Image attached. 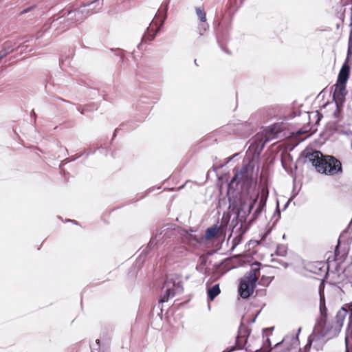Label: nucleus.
Here are the masks:
<instances>
[{"label":"nucleus","instance_id":"f257e3e1","mask_svg":"<svg viewBox=\"0 0 352 352\" xmlns=\"http://www.w3.org/2000/svg\"><path fill=\"white\" fill-rule=\"evenodd\" d=\"M320 317L318 320L315 325L313 333L308 338V343L305 346V350H309L311 347L312 342L320 341L324 344L327 340L337 336L340 332H335L337 329L333 324L327 322V307L324 303V296H322L320 292Z\"/></svg>","mask_w":352,"mask_h":352},{"label":"nucleus","instance_id":"f03ea898","mask_svg":"<svg viewBox=\"0 0 352 352\" xmlns=\"http://www.w3.org/2000/svg\"><path fill=\"white\" fill-rule=\"evenodd\" d=\"M305 157L319 173L334 175L342 172L341 162L332 155H324L320 151H306Z\"/></svg>","mask_w":352,"mask_h":352},{"label":"nucleus","instance_id":"7ed1b4c3","mask_svg":"<svg viewBox=\"0 0 352 352\" xmlns=\"http://www.w3.org/2000/svg\"><path fill=\"white\" fill-rule=\"evenodd\" d=\"M101 6L99 0H95L90 3L82 5L78 9L67 11L66 14H64L58 18L60 23L63 24L62 31L82 23L89 15L99 10Z\"/></svg>","mask_w":352,"mask_h":352},{"label":"nucleus","instance_id":"20e7f679","mask_svg":"<svg viewBox=\"0 0 352 352\" xmlns=\"http://www.w3.org/2000/svg\"><path fill=\"white\" fill-rule=\"evenodd\" d=\"M259 265V263H253L250 270L241 278L239 286V294L241 298H248L253 294L258 280L257 273L260 271Z\"/></svg>","mask_w":352,"mask_h":352},{"label":"nucleus","instance_id":"39448f33","mask_svg":"<svg viewBox=\"0 0 352 352\" xmlns=\"http://www.w3.org/2000/svg\"><path fill=\"white\" fill-rule=\"evenodd\" d=\"M257 199L258 195H256L255 199H253L247 198L243 201H241L239 213L243 217H246L250 214L254 204H256V208L253 214L254 217L256 218L261 214L265 206L266 198L262 197L258 201H257Z\"/></svg>","mask_w":352,"mask_h":352},{"label":"nucleus","instance_id":"423d86ee","mask_svg":"<svg viewBox=\"0 0 352 352\" xmlns=\"http://www.w3.org/2000/svg\"><path fill=\"white\" fill-rule=\"evenodd\" d=\"M254 173V165L251 163L243 165L240 170L236 171L229 184V188H233L234 184H247L251 182Z\"/></svg>","mask_w":352,"mask_h":352},{"label":"nucleus","instance_id":"0eeeda50","mask_svg":"<svg viewBox=\"0 0 352 352\" xmlns=\"http://www.w3.org/2000/svg\"><path fill=\"white\" fill-rule=\"evenodd\" d=\"M175 226L166 224L157 230L155 236L151 239L148 248H154L158 245L162 244L166 240L170 239L174 235Z\"/></svg>","mask_w":352,"mask_h":352},{"label":"nucleus","instance_id":"6e6552de","mask_svg":"<svg viewBox=\"0 0 352 352\" xmlns=\"http://www.w3.org/2000/svg\"><path fill=\"white\" fill-rule=\"evenodd\" d=\"M301 331L299 328L296 336H287L283 340L274 345L272 349V351L274 352H285L289 351L292 349L297 347L299 344L298 335Z\"/></svg>","mask_w":352,"mask_h":352},{"label":"nucleus","instance_id":"1a4fd4ad","mask_svg":"<svg viewBox=\"0 0 352 352\" xmlns=\"http://www.w3.org/2000/svg\"><path fill=\"white\" fill-rule=\"evenodd\" d=\"M163 295L160 299V302H167L169 298H173L177 294L183 292V286L180 283H175L170 280H167L163 286Z\"/></svg>","mask_w":352,"mask_h":352},{"label":"nucleus","instance_id":"9d476101","mask_svg":"<svg viewBox=\"0 0 352 352\" xmlns=\"http://www.w3.org/2000/svg\"><path fill=\"white\" fill-rule=\"evenodd\" d=\"M278 132L276 126H270L258 133L256 136V141H260L258 146L261 145V148L263 149L267 142L278 138Z\"/></svg>","mask_w":352,"mask_h":352},{"label":"nucleus","instance_id":"9b49d317","mask_svg":"<svg viewBox=\"0 0 352 352\" xmlns=\"http://www.w3.org/2000/svg\"><path fill=\"white\" fill-rule=\"evenodd\" d=\"M349 71V66L346 63L344 64L339 72L337 83L333 85L331 88H338V83L342 86V88H345V83L348 79Z\"/></svg>","mask_w":352,"mask_h":352},{"label":"nucleus","instance_id":"f8f14e48","mask_svg":"<svg viewBox=\"0 0 352 352\" xmlns=\"http://www.w3.org/2000/svg\"><path fill=\"white\" fill-rule=\"evenodd\" d=\"M221 232L222 228L221 226H219L217 223L206 229L205 234L201 236V239L206 241L215 239L221 234Z\"/></svg>","mask_w":352,"mask_h":352},{"label":"nucleus","instance_id":"ddd939ff","mask_svg":"<svg viewBox=\"0 0 352 352\" xmlns=\"http://www.w3.org/2000/svg\"><path fill=\"white\" fill-rule=\"evenodd\" d=\"M347 89H330V94H332V99L335 102L336 107L342 106L345 100V96Z\"/></svg>","mask_w":352,"mask_h":352},{"label":"nucleus","instance_id":"4468645a","mask_svg":"<svg viewBox=\"0 0 352 352\" xmlns=\"http://www.w3.org/2000/svg\"><path fill=\"white\" fill-rule=\"evenodd\" d=\"M348 314V309L344 307H342L338 312L336 316V321L333 324L336 327L335 332H340L341 329L343 326V323L345 318Z\"/></svg>","mask_w":352,"mask_h":352},{"label":"nucleus","instance_id":"2eb2a0df","mask_svg":"<svg viewBox=\"0 0 352 352\" xmlns=\"http://www.w3.org/2000/svg\"><path fill=\"white\" fill-rule=\"evenodd\" d=\"M221 292L219 285L216 284L209 288L207 292L208 298L210 300H213Z\"/></svg>","mask_w":352,"mask_h":352},{"label":"nucleus","instance_id":"dca6fc26","mask_svg":"<svg viewBox=\"0 0 352 352\" xmlns=\"http://www.w3.org/2000/svg\"><path fill=\"white\" fill-rule=\"evenodd\" d=\"M186 239L189 241L190 245H195L197 243H201L204 239H201V236H197V235L192 233L187 232L186 234Z\"/></svg>","mask_w":352,"mask_h":352},{"label":"nucleus","instance_id":"f3484780","mask_svg":"<svg viewBox=\"0 0 352 352\" xmlns=\"http://www.w3.org/2000/svg\"><path fill=\"white\" fill-rule=\"evenodd\" d=\"M273 278V276L262 275L261 280L259 281V284L263 286H268L270 283L272 281Z\"/></svg>","mask_w":352,"mask_h":352},{"label":"nucleus","instance_id":"a211bd4d","mask_svg":"<svg viewBox=\"0 0 352 352\" xmlns=\"http://www.w3.org/2000/svg\"><path fill=\"white\" fill-rule=\"evenodd\" d=\"M196 14L197 15L198 19L200 20V22H206V14L205 11L200 8H196Z\"/></svg>","mask_w":352,"mask_h":352},{"label":"nucleus","instance_id":"6ab92c4d","mask_svg":"<svg viewBox=\"0 0 352 352\" xmlns=\"http://www.w3.org/2000/svg\"><path fill=\"white\" fill-rule=\"evenodd\" d=\"M209 28V25L207 22H201L198 26V32L200 35L204 34L205 32L208 31Z\"/></svg>","mask_w":352,"mask_h":352},{"label":"nucleus","instance_id":"aec40b11","mask_svg":"<svg viewBox=\"0 0 352 352\" xmlns=\"http://www.w3.org/2000/svg\"><path fill=\"white\" fill-rule=\"evenodd\" d=\"M242 241V236L241 235H238L234 237L232 241V247L231 250H234L236 247L241 243Z\"/></svg>","mask_w":352,"mask_h":352},{"label":"nucleus","instance_id":"412c9836","mask_svg":"<svg viewBox=\"0 0 352 352\" xmlns=\"http://www.w3.org/2000/svg\"><path fill=\"white\" fill-rule=\"evenodd\" d=\"M91 352H100V341L99 339H97L95 343L92 344L91 346Z\"/></svg>","mask_w":352,"mask_h":352},{"label":"nucleus","instance_id":"4be33fe9","mask_svg":"<svg viewBox=\"0 0 352 352\" xmlns=\"http://www.w3.org/2000/svg\"><path fill=\"white\" fill-rule=\"evenodd\" d=\"M309 116V119H316V123H318L320 120V115L318 111L312 112Z\"/></svg>","mask_w":352,"mask_h":352},{"label":"nucleus","instance_id":"5701e85b","mask_svg":"<svg viewBox=\"0 0 352 352\" xmlns=\"http://www.w3.org/2000/svg\"><path fill=\"white\" fill-rule=\"evenodd\" d=\"M272 262L273 263H276L282 266H283L284 267H288V264L285 262H284L282 259L280 258H272Z\"/></svg>","mask_w":352,"mask_h":352},{"label":"nucleus","instance_id":"b1692460","mask_svg":"<svg viewBox=\"0 0 352 352\" xmlns=\"http://www.w3.org/2000/svg\"><path fill=\"white\" fill-rule=\"evenodd\" d=\"M10 52H12V50H9V49L3 47L2 50L0 51V57L3 58L5 56H6Z\"/></svg>","mask_w":352,"mask_h":352},{"label":"nucleus","instance_id":"393cba45","mask_svg":"<svg viewBox=\"0 0 352 352\" xmlns=\"http://www.w3.org/2000/svg\"><path fill=\"white\" fill-rule=\"evenodd\" d=\"M3 48H7V49H9V50H12V52L13 51V49H14V46L12 45V43L11 41L6 42L3 44Z\"/></svg>","mask_w":352,"mask_h":352},{"label":"nucleus","instance_id":"a878e982","mask_svg":"<svg viewBox=\"0 0 352 352\" xmlns=\"http://www.w3.org/2000/svg\"><path fill=\"white\" fill-rule=\"evenodd\" d=\"M286 254V250L284 248H278L276 251V254L279 256H285Z\"/></svg>","mask_w":352,"mask_h":352},{"label":"nucleus","instance_id":"bb28decb","mask_svg":"<svg viewBox=\"0 0 352 352\" xmlns=\"http://www.w3.org/2000/svg\"><path fill=\"white\" fill-rule=\"evenodd\" d=\"M349 332L347 331L346 337H345V344H346V352H349Z\"/></svg>","mask_w":352,"mask_h":352},{"label":"nucleus","instance_id":"cd10ccee","mask_svg":"<svg viewBox=\"0 0 352 352\" xmlns=\"http://www.w3.org/2000/svg\"><path fill=\"white\" fill-rule=\"evenodd\" d=\"M348 308L350 311V317H349L350 322H351V320H352V302L349 305H348Z\"/></svg>","mask_w":352,"mask_h":352},{"label":"nucleus","instance_id":"c85d7f7f","mask_svg":"<svg viewBox=\"0 0 352 352\" xmlns=\"http://www.w3.org/2000/svg\"><path fill=\"white\" fill-rule=\"evenodd\" d=\"M34 8V6H31V7H29V8H28L24 9L23 10H22V11L21 12V14H25V13H27V12H30V10H32Z\"/></svg>","mask_w":352,"mask_h":352},{"label":"nucleus","instance_id":"c756f323","mask_svg":"<svg viewBox=\"0 0 352 352\" xmlns=\"http://www.w3.org/2000/svg\"><path fill=\"white\" fill-rule=\"evenodd\" d=\"M340 133L345 134V135H350L352 134V131L351 130H340Z\"/></svg>","mask_w":352,"mask_h":352},{"label":"nucleus","instance_id":"7c9ffc66","mask_svg":"<svg viewBox=\"0 0 352 352\" xmlns=\"http://www.w3.org/2000/svg\"><path fill=\"white\" fill-rule=\"evenodd\" d=\"M351 54H352V50L349 45V48H348V52H347V58H349V56H351Z\"/></svg>","mask_w":352,"mask_h":352},{"label":"nucleus","instance_id":"2f4dec72","mask_svg":"<svg viewBox=\"0 0 352 352\" xmlns=\"http://www.w3.org/2000/svg\"><path fill=\"white\" fill-rule=\"evenodd\" d=\"M347 124L349 126L352 125V117H349L347 119Z\"/></svg>","mask_w":352,"mask_h":352},{"label":"nucleus","instance_id":"473e14b6","mask_svg":"<svg viewBox=\"0 0 352 352\" xmlns=\"http://www.w3.org/2000/svg\"><path fill=\"white\" fill-rule=\"evenodd\" d=\"M157 31H158V30H156V31H155V34H153L151 38H149L148 39H149V40H153V39L154 38V37H155V34H157Z\"/></svg>","mask_w":352,"mask_h":352},{"label":"nucleus","instance_id":"72a5a7b5","mask_svg":"<svg viewBox=\"0 0 352 352\" xmlns=\"http://www.w3.org/2000/svg\"><path fill=\"white\" fill-rule=\"evenodd\" d=\"M168 2H167L166 3V6H165V11L166 12L167 9H168Z\"/></svg>","mask_w":352,"mask_h":352},{"label":"nucleus","instance_id":"f704fd0d","mask_svg":"<svg viewBox=\"0 0 352 352\" xmlns=\"http://www.w3.org/2000/svg\"><path fill=\"white\" fill-rule=\"evenodd\" d=\"M239 340H240V338H239V337H238V338H237V340H236V342H239Z\"/></svg>","mask_w":352,"mask_h":352},{"label":"nucleus","instance_id":"c9c22d12","mask_svg":"<svg viewBox=\"0 0 352 352\" xmlns=\"http://www.w3.org/2000/svg\"><path fill=\"white\" fill-rule=\"evenodd\" d=\"M57 21H58V23H60V20H58V19L56 21H55V23H57Z\"/></svg>","mask_w":352,"mask_h":352},{"label":"nucleus","instance_id":"e433bc0d","mask_svg":"<svg viewBox=\"0 0 352 352\" xmlns=\"http://www.w3.org/2000/svg\"><path fill=\"white\" fill-rule=\"evenodd\" d=\"M194 63H195V64L196 65H197V60H195Z\"/></svg>","mask_w":352,"mask_h":352},{"label":"nucleus","instance_id":"4c0bfd02","mask_svg":"<svg viewBox=\"0 0 352 352\" xmlns=\"http://www.w3.org/2000/svg\"><path fill=\"white\" fill-rule=\"evenodd\" d=\"M233 349H234V347L232 349H231L229 351H233Z\"/></svg>","mask_w":352,"mask_h":352}]
</instances>
